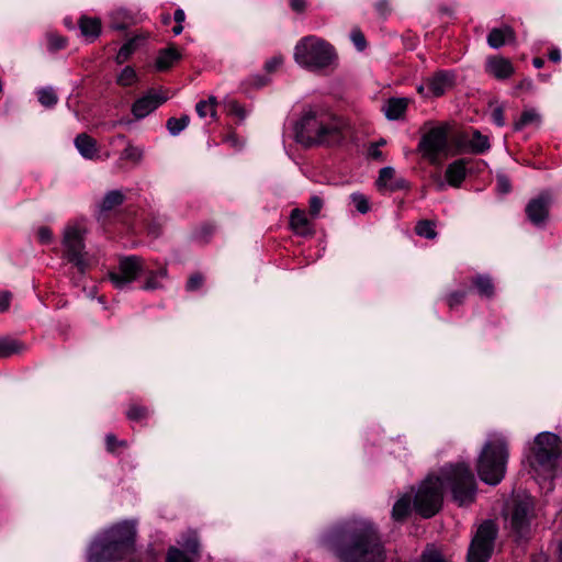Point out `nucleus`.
I'll return each instance as SVG.
<instances>
[{"instance_id": "obj_1", "label": "nucleus", "mask_w": 562, "mask_h": 562, "mask_svg": "<svg viewBox=\"0 0 562 562\" xmlns=\"http://www.w3.org/2000/svg\"><path fill=\"white\" fill-rule=\"evenodd\" d=\"M451 491L459 506L472 504L475 499L476 483L470 467L465 463L449 464L441 469L440 476H428L418 487L414 506L424 518L435 516L442 505V487Z\"/></svg>"}, {"instance_id": "obj_2", "label": "nucleus", "mask_w": 562, "mask_h": 562, "mask_svg": "<svg viewBox=\"0 0 562 562\" xmlns=\"http://www.w3.org/2000/svg\"><path fill=\"white\" fill-rule=\"evenodd\" d=\"M328 542L340 562H385V550L374 526L355 521L345 531H335Z\"/></svg>"}, {"instance_id": "obj_3", "label": "nucleus", "mask_w": 562, "mask_h": 562, "mask_svg": "<svg viewBox=\"0 0 562 562\" xmlns=\"http://www.w3.org/2000/svg\"><path fill=\"white\" fill-rule=\"evenodd\" d=\"M295 137L304 146L335 144L341 138L340 125L328 113L310 109L296 122Z\"/></svg>"}, {"instance_id": "obj_4", "label": "nucleus", "mask_w": 562, "mask_h": 562, "mask_svg": "<svg viewBox=\"0 0 562 562\" xmlns=\"http://www.w3.org/2000/svg\"><path fill=\"white\" fill-rule=\"evenodd\" d=\"M507 457V445L502 438L487 441L477 459L480 479L490 485L498 484L505 475Z\"/></svg>"}, {"instance_id": "obj_5", "label": "nucleus", "mask_w": 562, "mask_h": 562, "mask_svg": "<svg viewBox=\"0 0 562 562\" xmlns=\"http://www.w3.org/2000/svg\"><path fill=\"white\" fill-rule=\"evenodd\" d=\"M337 58L334 46L315 35L303 37L295 45V61L308 69H323L330 66Z\"/></svg>"}, {"instance_id": "obj_6", "label": "nucleus", "mask_w": 562, "mask_h": 562, "mask_svg": "<svg viewBox=\"0 0 562 562\" xmlns=\"http://www.w3.org/2000/svg\"><path fill=\"white\" fill-rule=\"evenodd\" d=\"M561 453L562 442L559 437L551 432H542L535 439L531 464L536 471H542L547 476L552 477Z\"/></svg>"}, {"instance_id": "obj_7", "label": "nucleus", "mask_w": 562, "mask_h": 562, "mask_svg": "<svg viewBox=\"0 0 562 562\" xmlns=\"http://www.w3.org/2000/svg\"><path fill=\"white\" fill-rule=\"evenodd\" d=\"M497 529L491 520L484 521L473 537L469 551L468 562H487L491 558Z\"/></svg>"}, {"instance_id": "obj_8", "label": "nucleus", "mask_w": 562, "mask_h": 562, "mask_svg": "<svg viewBox=\"0 0 562 562\" xmlns=\"http://www.w3.org/2000/svg\"><path fill=\"white\" fill-rule=\"evenodd\" d=\"M86 229L79 225H69L65 228L63 246L65 257L74 263L80 272H85L88 265L85 258Z\"/></svg>"}, {"instance_id": "obj_9", "label": "nucleus", "mask_w": 562, "mask_h": 562, "mask_svg": "<svg viewBox=\"0 0 562 562\" xmlns=\"http://www.w3.org/2000/svg\"><path fill=\"white\" fill-rule=\"evenodd\" d=\"M448 148V133L443 126L431 128L426 133L418 144L417 150L423 158L431 165L441 164L440 155Z\"/></svg>"}, {"instance_id": "obj_10", "label": "nucleus", "mask_w": 562, "mask_h": 562, "mask_svg": "<svg viewBox=\"0 0 562 562\" xmlns=\"http://www.w3.org/2000/svg\"><path fill=\"white\" fill-rule=\"evenodd\" d=\"M535 517V503L532 497L522 496L515 499L510 514V527L519 537H524L530 530Z\"/></svg>"}, {"instance_id": "obj_11", "label": "nucleus", "mask_w": 562, "mask_h": 562, "mask_svg": "<svg viewBox=\"0 0 562 562\" xmlns=\"http://www.w3.org/2000/svg\"><path fill=\"white\" fill-rule=\"evenodd\" d=\"M142 271V258L137 256H130L120 260L119 270L116 272H110L109 278L116 288L123 289L136 280Z\"/></svg>"}, {"instance_id": "obj_12", "label": "nucleus", "mask_w": 562, "mask_h": 562, "mask_svg": "<svg viewBox=\"0 0 562 562\" xmlns=\"http://www.w3.org/2000/svg\"><path fill=\"white\" fill-rule=\"evenodd\" d=\"M123 555L124 553L102 535L90 544L88 562H113L121 560Z\"/></svg>"}, {"instance_id": "obj_13", "label": "nucleus", "mask_w": 562, "mask_h": 562, "mask_svg": "<svg viewBox=\"0 0 562 562\" xmlns=\"http://www.w3.org/2000/svg\"><path fill=\"white\" fill-rule=\"evenodd\" d=\"M103 536L125 554L132 549L135 529L128 522H121L108 529Z\"/></svg>"}, {"instance_id": "obj_14", "label": "nucleus", "mask_w": 562, "mask_h": 562, "mask_svg": "<svg viewBox=\"0 0 562 562\" xmlns=\"http://www.w3.org/2000/svg\"><path fill=\"white\" fill-rule=\"evenodd\" d=\"M551 202L552 198L549 192H543L537 198L530 200L526 206L528 220L535 225L544 223L549 216Z\"/></svg>"}, {"instance_id": "obj_15", "label": "nucleus", "mask_w": 562, "mask_h": 562, "mask_svg": "<svg viewBox=\"0 0 562 562\" xmlns=\"http://www.w3.org/2000/svg\"><path fill=\"white\" fill-rule=\"evenodd\" d=\"M485 71L497 80H506L514 75L515 68L508 58L494 55L487 57Z\"/></svg>"}, {"instance_id": "obj_16", "label": "nucleus", "mask_w": 562, "mask_h": 562, "mask_svg": "<svg viewBox=\"0 0 562 562\" xmlns=\"http://www.w3.org/2000/svg\"><path fill=\"white\" fill-rule=\"evenodd\" d=\"M453 85V76L449 72L439 71L427 79V98L442 95Z\"/></svg>"}, {"instance_id": "obj_17", "label": "nucleus", "mask_w": 562, "mask_h": 562, "mask_svg": "<svg viewBox=\"0 0 562 562\" xmlns=\"http://www.w3.org/2000/svg\"><path fill=\"white\" fill-rule=\"evenodd\" d=\"M290 227L299 236H313L315 231L314 226L306 215L305 211L301 209H293L290 214Z\"/></svg>"}, {"instance_id": "obj_18", "label": "nucleus", "mask_w": 562, "mask_h": 562, "mask_svg": "<svg viewBox=\"0 0 562 562\" xmlns=\"http://www.w3.org/2000/svg\"><path fill=\"white\" fill-rule=\"evenodd\" d=\"M515 41V31L509 25L492 29L487 35V44L494 49H498L505 44H510Z\"/></svg>"}, {"instance_id": "obj_19", "label": "nucleus", "mask_w": 562, "mask_h": 562, "mask_svg": "<svg viewBox=\"0 0 562 562\" xmlns=\"http://www.w3.org/2000/svg\"><path fill=\"white\" fill-rule=\"evenodd\" d=\"M164 102L165 99L156 94L145 95L134 102L132 112L136 119H144Z\"/></svg>"}, {"instance_id": "obj_20", "label": "nucleus", "mask_w": 562, "mask_h": 562, "mask_svg": "<svg viewBox=\"0 0 562 562\" xmlns=\"http://www.w3.org/2000/svg\"><path fill=\"white\" fill-rule=\"evenodd\" d=\"M378 187H384L391 191L401 190L407 187V182L403 178H395V169L392 167H384L380 170L376 181Z\"/></svg>"}, {"instance_id": "obj_21", "label": "nucleus", "mask_w": 562, "mask_h": 562, "mask_svg": "<svg viewBox=\"0 0 562 562\" xmlns=\"http://www.w3.org/2000/svg\"><path fill=\"white\" fill-rule=\"evenodd\" d=\"M75 146L86 159H95L98 157L97 140L86 133L77 135Z\"/></svg>"}, {"instance_id": "obj_22", "label": "nucleus", "mask_w": 562, "mask_h": 562, "mask_svg": "<svg viewBox=\"0 0 562 562\" xmlns=\"http://www.w3.org/2000/svg\"><path fill=\"white\" fill-rule=\"evenodd\" d=\"M180 58L181 54L177 50V48L169 46L168 48L159 50L155 61V67L158 71H166L170 69Z\"/></svg>"}, {"instance_id": "obj_23", "label": "nucleus", "mask_w": 562, "mask_h": 562, "mask_svg": "<svg viewBox=\"0 0 562 562\" xmlns=\"http://www.w3.org/2000/svg\"><path fill=\"white\" fill-rule=\"evenodd\" d=\"M467 169L463 159L451 162L446 169V179L452 187H460L465 179Z\"/></svg>"}, {"instance_id": "obj_24", "label": "nucleus", "mask_w": 562, "mask_h": 562, "mask_svg": "<svg viewBox=\"0 0 562 562\" xmlns=\"http://www.w3.org/2000/svg\"><path fill=\"white\" fill-rule=\"evenodd\" d=\"M472 284L477 293L486 299H492L495 294L493 279L488 274H477L472 279Z\"/></svg>"}, {"instance_id": "obj_25", "label": "nucleus", "mask_w": 562, "mask_h": 562, "mask_svg": "<svg viewBox=\"0 0 562 562\" xmlns=\"http://www.w3.org/2000/svg\"><path fill=\"white\" fill-rule=\"evenodd\" d=\"M125 201V195L120 190H112L105 193L103 196L100 205H99V212L101 214L108 213L115 207L123 204Z\"/></svg>"}, {"instance_id": "obj_26", "label": "nucleus", "mask_w": 562, "mask_h": 562, "mask_svg": "<svg viewBox=\"0 0 562 562\" xmlns=\"http://www.w3.org/2000/svg\"><path fill=\"white\" fill-rule=\"evenodd\" d=\"M406 109H407V99L392 98L385 104L384 113L389 120H398L404 115Z\"/></svg>"}, {"instance_id": "obj_27", "label": "nucleus", "mask_w": 562, "mask_h": 562, "mask_svg": "<svg viewBox=\"0 0 562 562\" xmlns=\"http://www.w3.org/2000/svg\"><path fill=\"white\" fill-rule=\"evenodd\" d=\"M218 102L214 95H210L207 100H201L195 105V111L201 119L210 117L211 122L216 121V106Z\"/></svg>"}, {"instance_id": "obj_28", "label": "nucleus", "mask_w": 562, "mask_h": 562, "mask_svg": "<svg viewBox=\"0 0 562 562\" xmlns=\"http://www.w3.org/2000/svg\"><path fill=\"white\" fill-rule=\"evenodd\" d=\"M79 27L83 36L94 40L101 33V21L97 18L83 16L79 20Z\"/></svg>"}, {"instance_id": "obj_29", "label": "nucleus", "mask_w": 562, "mask_h": 562, "mask_svg": "<svg viewBox=\"0 0 562 562\" xmlns=\"http://www.w3.org/2000/svg\"><path fill=\"white\" fill-rule=\"evenodd\" d=\"M491 147L488 137L483 135L480 131L472 133V138L467 144V150L472 154H483Z\"/></svg>"}, {"instance_id": "obj_30", "label": "nucleus", "mask_w": 562, "mask_h": 562, "mask_svg": "<svg viewBox=\"0 0 562 562\" xmlns=\"http://www.w3.org/2000/svg\"><path fill=\"white\" fill-rule=\"evenodd\" d=\"M25 350V346L18 339L0 338V358H7Z\"/></svg>"}, {"instance_id": "obj_31", "label": "nucleus", "mask_w": 562, "mask_h": 562, "mask_svg": "<svg viewBox=\"0 0 562 562\" xmlns=\"http://www.w3.org/2000/svg\"><path fill=\"white\" fill-rule=\"evenodd\" d=\"M167 276H168V271L166 268H160L157 271H149L147 273L146 280H145L142 289L146 290V291L161 289L164 285L160 280L166 279Z\"/></svg>"}, {"instance_id": "obj_32", "label": "nucleus", "mask_w": 562, "mask_h": 562, "mask_svg": "<svg viewBox=\"0 0 562 562\" xmlns=\"http://www.w3.org/2000/svg\"><path fill=\"white\" fill-rule=\"evenodd\" d=\"M143 148L135 146L131 142L126 140V146L120 155V160H125L132 162L133 165H138L143 160Z\"/></svg>"}, {"instance_id": "obj_33", "label": "nucleus", "mask_w": 562, "mask_h": 562, "mask_svg": "<svg viewBox=\"0 0 562 562\" xmlns=\"http://www.w3.org/2000/svg\"><path fill=\"white\" fill-rule=\"evenodd\" d=\"M411 510V496L404 495L393 506L392 517L394 520L401 521L404 520Z\"/></svg>"}, {"instance_id": "obj_34", "label": "nucleus", "mask_w": 562, "mask_h": 562, "mask_svg": "<svg viewBox=\"0 0 562 562\" xmlns=\"http://www.w3.org/2000/svg\"><path fill=\"white\" fill-rule=\"evenodd\" d=\"M540 121H541V117H540L539 113L533 109H528V110H525L521 113L520 117L514 123V128L516 131H520L528 125H532V124L539 125Z\"/></svg>"}, {"instance_id": "obj_35", "label": "nucleus", "mask_w": 562, "mask_h": 562, "mask_svg": "<svg viewBox=\"0 0 562 562\" xmlns=\"http://www.w3.org/2000/svg\"><path fill=\"white\" fill-rule=\"evenodd\" d=\"M415 233L427 239H435L437 237L436 222L430 220H420L416 223Z\"/></svg>"}, {"instance_id": "obj_36", "label": "nucleus", "mask_w": 562, "mask_h": 562, "mask_svg": "<svg viewBox=\"0 0 562 562\" xmlns=\"http://www.w3.org/2000/svg\"><path fill=\"white\" fill-rule=\"evenodd\" d=\"M149 416V408L138 403H131L126 411L127 419L132 422H143Z\"/></svg>"}, {"instance_id": "obj_37", "label": "nucleus", "mask_w": 562, "mask_h": 562, "mask_svg": "<svg viewBox=\"0 0 562 562\" xmlns=\"http://www.w3.org/2000/svg\"><path fill=\"white\" fill-rule=\"evenodd\" d=\"M37 97L40 103L45 108H52L58 101L57 93L52 87L40 89L37 91Z\"/></svg>"}, {"instance_id": "obj_38", "label": "nucleus", "mask_w": 562, "mask_h": 562, "mask_svg": "<svg viewBox=\"0 0 562 562\" xmlns=\"http://www.w3.org/2000/svg\"><path fill=\"white\" fill-rule=\"evenodd\" d=\"M190 123V117L188 115H182L181 117H170L167 121V130L173 136L178 135L182 132Z\"/></svg>"}, {"instance_id": "obj_39", "label": "nucleus", "mask_w": 562, "mask_h": 562, "mask_svg": "<svg viewBox=\"0 0 562 562\" xmlns=\"http://www.w3.org/2000/svg\"><path fill=\"white\" fill-rule=\"evenodd\" d=\"M205 284V276L200 272L195 271L191 273L186 282V291L188 292H196L200 291Z\"/></svg>"}, {"instance_id": "obj_40", "label": "nucleus", "mask_w": 562, "mask_h": 562, "mask_svg": "<svg viewBox=\"0 0 562 562\" xmlns=\"http://www.w3.org/2000/svg\"><path fill=\"white\" fill-rule=\"evenodd\" d=\"M136 48V38L127 41L116 54L115 60L117 64H124Z\"/></svg>"}, {"instance_id": "obj_41", "label": "nucleus", "mask_w": 562, "mask_h": 562, "mask_svg": "<svg viewBox=\"0 0 562 562\" xmlns=\"http://www.w3.org/2000/svg\"><path fill=\"white\" fill-rule=\"evenodd\" d=\"M105 446L106 450L111 453L116 452L119 449H124L127 447L126 440H120L116 438L114 434H108L105 436Z\"/></svg>"}, {"instance_id": "obj_42", "label": "nucleus", "mask_w": 562, "mask_h": 562, "mask_svg": "<svg viewBox=\"0 0 562 562\" xmlns=\"http://www.w3.org/2000/svg\"><path fill=\"white\" fill-rule=\"evenodd\" d=\"M67 40L58 34L49 33L47 35V46L50 52H57L66 47Z\"/></svg>"}, {"instance_id": "obj_43", "label": "nucleus", "mask_w": 562, "mask_h": 562, "mask_svg": "<svg viewBox=\"0 0 562 562\" xmlns=\"http://www.w3.org/2000/svg\"><path fill=\"white\" fill-rule=\"evenodd\" d=\"M136 80V72L135 70L130 67V66H126L120 74V76L117 77V82L121 85V86H124V87H127V86H131L135 82Z\"/></svg>"}, {"instance_id": "obj_44", "label": "nucleus", "mask_w": 562, "mask_h": 562, "mask_svg": "<svg viewBox=\"0 0 562 562\" xmlns=\"http://www.w3.org/2000/svg\"><path fill=\"white\" fill-rule=\"evenodd\" d=\"M420 562H448L436 549H426L422 555Z\"/></svg>"}, {"instance_id": "obj_45", "label": "nucleus", "mask_w": 562, "mask_h": 562, "mask_svg": "<svg viewBox=\"0 0 562 562\" xmlns=\"http://www.w3.org/2000/svg\"><path fill=\"white\" fill-rule=\"evenodd\" d=\"M351 200H352L356 209L360 213L364 214L369 211V201L363 194L353 193V194H351Z\"/></svg>"}, {"instance_id": "obj_46", "label": "nucleus", "mask_w": 562, "mask_h": 562, "mask_svg": "<svg viewBox=\"0 0 562 562\" xmlns=\"http://www.w3.org/2000/svg\"><path fill=\"white\" fill-rule=\"evenodd\" d=\"M167 562H192V560L183 551L177 548H170Z\"/></svg>"}, {"instance_id": "obj_47", "label": "nucleus", "mask_w": 562, "mask_h": 562, "mask_svg": "<svg viewBox=\"0 0 562 562\" xmlns=\"http://www.w3.org/2000/svg\"><path fill=\"white\" fill-rule=\"evenodd\" d=\"M350 38L358 50H363L367 47V41L360 29L356 27L351 31Z\"/></svg>"}, {"instance_id": "obj_48", "label": "nucleus", "mask_w": 562, "mask_h": 562, "mask_svg": "<svg viewBox=\"0 0 562 562\" xmlns=\"http://www.w3.org/2000/svg\"><path fill=\"white\" fill-rule=\"evenodd\" d=\"M324 202L318 195H312L310 199V215L312 218L319 216Z\"/></svg>"}, {"instance_id": "obj_49", "label": "nucleus", "mask_w": 562, "mask_h": 562, "mask_svg": "<svg viewBox=\"0 0 562 562\" xmlns=\"http://www.w3.org/2000/svg\"><path fill=\"white\" fill-rule=\"evenodd\" d=\"M182 547L183 549L194 555V557H198L199 555V541L198 539L194 537V536H190L188 537L184 542L182 543Z\"/></svg>"}, {"instance_id": "obj_50", "label": "nucleus", "mask_w": 562, "mask_h": 562, "mask_svg": "<svg viewBox=\"0 0 562 562\" xmlns=\"http://www.w3.org/2000/svg\"><path fill=\"white\" fill-rule=\"evenodd\" d=\"M227 106H228V113L238 117L239 121H244L246 119V115H247L246 110L237 101H231Z\"/></svg>"}, {"instance_id": "obj_51", "label": "nucleus", "mask_w": 562, "mask_h": 562, "mask_svg": "<svg viewBox=\"0 0 562 562\" xmlns=\"http://www.w3.org/2000/svg\"><path fill=\"white\" fill-rule=\"evenodd\" d=\"M269 82V78L265 75H254L246 80V85L251 88H261Z\"/></svg>"}, {"instance_id": "obj_52", "label": "nucleus", "mask_w": 562, "mask_h": 562, "mask_svg": "<svg viewBox=\"0 0 562 562\" xmlns=\"http://www.w3.org/2000/svg\"><path fill=\"white\" fill-rule=\"evenodd\" d=\"M467 293L464 291L452 292L448 295L447 302L450 308L462 304L465 300Z\"/></svg>"}, {"instance_id": "obj_53", "label": "nucleus", "mask_w": 562, "mask_h": 562, "mask_svg": "<svg viewBox=\"0 0 562 562\" xmlns=\"http://www.w3.org/2000/svg\"><path fill=\"white\" fill-rule=\"evenodd\" d=\"M497 188L498 191L503 194H507L512 190V184L509 179L505 175L497 176Z\"/></svg>"}, {"instance_id": "obj_54", "label": "nucleus", "mask_w": 562, "mask_h": 562, "mask_svg": "<svg viewBox=\"0 0 562 562\" xmlns=\"http://www.w3.org/2000/svg\"><path fill=\"white\" fill-rule=\"evenodd\" d=\"M283 64V58L281 56H274L265 64V70L267 72H273Z\"/></svg>"}, {"instance_id": "obj_55", "label": "nucleus", "mask_w": 562, "mask_h": 562, "mask_svg": "<svg viewBox=\"0 0 562 562\" xmlns=\"http://www.w3.org/2000/svg\"><path fill=\"white\" fill-rule=\"evenodd\" d=\"M37 237L42 244H48L53 239V234L47 226H42L37 231Z\"/></svg>"}, {"instance_id": "obj_56", "label": "nucleus", "mask_w": 562, "mask_h": 562, "mask_svg": "<svg viewBox=\"0 0 562 562\" xmlns=\"http://www.w3.org/2000/svg\"><path fill=\"white\" fill-rule=\"evenodd\" d=\"M492 119L498 126H503L505 124L504 110L502 106H497L493 110Z\"/></svg>"}, {"instance_id": "obj_57", "label": "nucleus", "mask_w": 562, "mask_h": 562, "mask_svg": "<svg viewBox=\"0 0 562 562\" xmlns=\"http://www.w3.org/2000/svg\"><path fill=\"white\" fill-rule=\"evenodd\" d=\"M368 154L369 156L374 159V160H380V161H383L384 158H383V154L382 151L380 150L379 148V144L378 143H372L369 147V150H368Z\"/></svg>"}, {"instance_id": "obj_58", "label": "nucleus", "mask_w": 562, "mask_h": 562, "mask_svg": "<svg viewBox=\"0 0 562 562\" xmlns=\"http://www.w3.org/2000/svg\"><path fill=\"white\" fill-rule=\"evenodd\" d=\"M291 9L296 13H304L307 7L306 0H290Z\"/></svg>"}, {"instance_id": "obj_59", "label": "nucleus", "mask_w": 562, "mask_h": 562, "mask_svg": "<svg viewBox=\"0 0 562 562\" xmlns=\"http://www.w3.org/2000/svg\"><path fill=\"white\" fill-rule=\"evenodd\" d=\"M11 301V293L2 292L0 293V312H4L9 308Z\"/></svg>"}, {"instance_id": "obj_60", "label": "nucleus", "mask_w": 562, "mask_h": 562, "mask_svg": "<svg viewBox=\"0 0 562 562\" xmlns=\"http://www.w3.org/2000/svg\"><path fill=\"white\" fill-rule=\"evenodd\" d=\"M375 8L382 16H385L391 11L390 3L387 0L378 1Z\"/></svg>"}, {"instance_id": "obj_61", "label": "nucleus", "mask_w": 562, "mask_h": 562, "mask_svg": "<svg viewBox=\"0 0 562 562\" xmlns=\"http://www.w3.org/2000/svg\"><path fill=\"white\" fill-rule=\"evenodd\" d=\"M549 59L553 63H559L561 60V53L558 48H552L549 52Z\"/></svg>"}, {"instance_id": "obj_62", "label": "nucleus", "mask_w": 562, "mask_h": 562, "mask_svg": "<svg viewBox=\"0 0 562 562\" xmlns=\"http://www.w3.org/2000/svg\"><path fill=\"white\" fill-rule=\"evenodd\" d=\"M173 19L178 24H182V22L186 20L184 11L182 9H177L175 11Z\"/></svg>"}, {"instance_id": "obj_63", "label": "nucleus", "mask_w": 562, "mask_h": 562, "mask_svg": "<svg viewBox=\"0 0 562 562\" xmlns=\"http://www.w3.org/2000/svg\"><path fill=\"white\" fill-rule=\"evenodd\" d=\"M149 233H150L151 235H154L155 237H157V236H159V235H160V233H161V227H160V226H156V225H154V224H153V225H150V227H149Z\"/></svg>"}, {"instance_id": "obj_64", "label": "nucleus", "mask_w": 562, "mask_h": 562, "mask_svg": "<svg viewBox=\"0 0 562 562\" xmlns=\"http://www.w3.org/2000/svg\"><path fill=\"white\" fill-rule=\"evenodd\" d=\"M532 64L536 68L539 69L543 66L544 61H543V59L536 57V58H533Z\"/></svg>"}]
</instances>
